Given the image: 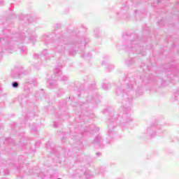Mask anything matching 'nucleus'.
I'll return each mask as SVG.
<instances>
[{
    "label": "nucleus",
    "instance_id": "f257e3e1",
    "mask_svg": "<svg viewBox=\"0 0 179 179\" xmlns=\"http://www.w3.org/2000/svg\"><path fill=\"white\" fill-rule=\"evenodd\" d=\"M120 82V85L117 86L116 89V94L122 97V106L119 109V113H115L113 108L103 110L104 114L109 115L108 135L110 139L118 138L117 125H121L124 128L125 125H128V123L132 121V118H131L132 94L134 93V87L136 85V80L135 78L124 74Z\"/></svg>",
    "mask_w": 179,
    "mask_h": 179
},
{
    "label": "nucleus",
    "instance_id": "f03ea898",
    "mask_svg": "<svg viewBox=\"0 0 179 179\" xmlns=\"http://www.w3.org/2000/svg\"><path fill=\"white\" fill-rule=\"evenodd\" d=\"M78 33L79 31L71 29L62 31L53 41L52 50L44 49L40 55H34V58L44 62L50 61L51 58H55L57 52L60 55H64L66 52L69 55H75L79 51H83L90 39L87 36H79Z\"/></svg>",
    "mask_w": 179,
    "mask_h": 179
},
{
    "label": "nucleus",
    "instance_id": "7ed1b4c3",
    "mask_svg": "<svg viewBox=\"0 0 179 179\" xmlns=\"http://www.w3.org/2000/svg\"><path fill=\"white\" fill-rule=\"evenodd\" d=\"M26 41V32L10 34V30L3 29L0 34V54L6 50L8 52L16 51L18 47L22 55H27V47L20 45Z\"/></svg>",
    "mask_w": 179,
    "mask_h": 179
},
{
    "label": "nucleus",
    "instance_id": "20e7f679",
    "mask_svg": "<svg viewBox=\"0 0 179 179\" xmlns=\"http://www.w3.org/2000/svg\"><path fill=\"white\" fill-rule=\"evenodd\" d=\"M123 48L128 52H133V54H141L143 57L146 55V48L143 46V43L139 40L138 34L126 32L122 34Z\"/></svg>",
    "mask_w": 179,
    "mask_h": 179
},
{
    "label": "nucleus",
    "instance_id": "39448f33",
    "mask_svg": "<svg viewBox=\"0 0 179 179\" xmlns=\"http://www.w3.org/2000/svg\"><path fill=\"white\" fill-rule=\"evenodd\" d=\"M78 97H84L85 101L80 103V108L84 107V115L85 117H90V108H94L97 107V101L96 98L93 96V92L92 90L87 92L84 90L78 94Z\"/></svg>",
    "mask_w": 179,
    "mask_h": 179
},
{
    "label": "nucleus",
    "instance_id": "423d86ee",
    "mask_svg": "<svg viewBox=\"0 0 179 179\" xmlns=\"http://www.w3.org/2000/svg\"><path fill=\"white\" fill-rule=\"evenodd\" d=\"M122 3L120 12L116 13L117 19L129 20L131 17V6L138 8V0H118Z\"/></svg>",
    "mask_w": 179,
    "mask_h": 179
},
{
    "label": "nucleus",
    "instance_id": "0eeeda50",
    "mask_svg": "<svg viewBox=\"0 0 179 179\" xmlns=\"http://www.w3.org/2000/svg\"><path fill=\"white\" fill-rule=\"evenodd\" d=\"M18 139L20 140V142L17 141V143H15V141H13L12 138H6L3 143V150H6V152H9L8 149H10L12 146L16 145L22 148V150H24V149L27 150H29V149L30 150V149H31V147H30V143H27L26 139H24V133H21L18 136Z\"/></svg>",
    "mask_w": 179,
    "mask_h": 179
},
{
    "label": "nucleus",
    "instance_id": "6e6552de",
    "mask_svg": "<svg viewBox=\"0 0 179 179\" xmlns=\"http://www.w3.org/2000/svg\"><path fill=\"white\" fill-rule=\"evenodd\" d=\"M53 76V79L48 81L50 89H55V87L58 86L57 80H62L63 82H66V80H68V76H62V66H57L55 69Z\"/></svg>",
    "mask_w": 179,
    "mask_h": 179
},
{
    "label": "nucleus",
    "instance_id": "1a4fd4ad",
    "mask_svg": "<svg viewBox=\"0 0 179 179\" xmlns=\"http://www.w3.org/2000/svg\"><path fill=\"white\" fill-rule=\"evenodd\" d=\"M33 118H34V112L29 110L24 117V120L21 124H22V127L24 125L29 127L31 132H37V126L36 125V123H33L30 125V122Z\"/></svg>",
    "mask_w": 179,
    "mask_h": 179
},
{
    "label": "nucleus",
    "instance_id": "9d476101",
    "mask_svg": "<svg viewBox=\"0 0 179 179\" xmlns=\"http://www.w3.org/2000/svg\"><path fill=\"white\" fill-rule=\"evenodd\" d=\"M29 86H37V78H27L25 82L23 83V92L27 94H30L33 93V90Z\"/></svg>",
    "mask_w": 179,
    "mask_h": 179
},
{
    "label": "nucleus",
    "instance_id": "9b49d317",
    "mask_svg": "<svg viewBox=\"0 0 179 179\" xmlns=\"http://www.w3.org/2000/svg\"><path fill=\"white\" fill-rule=\"evenodd\" d=\"M164 71L167 75H173V76H178L177 72H178V67L173 63H168L164 66Z\"/></svg>",
    "mask_w": 179,
    "mask_h": 179
},
{
    "label": "nucleus",
    "instance_id": "f8f14e48",
    "mask_svg": "<svg viewBox=\"0 0 179 179\" xmlns=\"http://www.w3.org/2000/svg\"><path fill=\"white\" fill-rule=\"evenodd\" d=\"M161 129L162 125H152L147 129V135H148L150 138H155L157 134H158L159 136H160V134H163Z\"/></svg>",
    "mask_w": 179,
    "mask_h": 179
},
{
    "label": "nucleus",
    "instance_id": "ddd939ff",
    "mask_svg": "<svg viewBox=\"0 0 179 179\" xmlns=\"http://www.w3.org/2000/svg\"><path fill=\"white\" fill-rule=\"evenodd\" d=\"M21 75H27V71L22 66H17L11 71V78L13 79H17L20 78Z\"/></svg>",
    "mask_w": 179,
    "mask_h": 179
},
{
    "label": "nucleus",
    "instance_id": "4468645a",
    "mask_svg": "<svg viewBox=\"0 0 179 179\" xmlns=\"http://www.w3.org/2000/svg\"><path fill=\"white\" fill-rule=\"evenodd\" d=\"M103 136H101V134H97L93 141V145L95 146V148H104V145L103 144Z\"/></svg>",
    "mask_w": 179,
    "mask_h": 179
},
{
    "label": "nucleus",
    "instance_id": "2eb2a0df",
    "mask_svg": "<svg viewBox=\"0 0 179 179\" xmlns=\"http://www.w3.org/2000/svg\"><path fill=\"white\" fill-rule=\"evenodd\" d=\"M23 31H26V34H28V38H29V43H34L37 41V38L36 36V31L31 30V29L27 30V28H24L23 29Z\"/></svg>",
    "mask_w": 179,
    "mask_h": 179
},
{
    "label": "nucleus",
    "instance_id": "dca6fc26",
    "mask_svg": "<svg viewBox=\"0 0 179 179\" xmlns=\"http://www.w3.org/2000/svg\"><path fill=\"white\" fill-rule=\"evenodd\" d=\"M76 150H79V149L74 148L72 150H65L64 157H66V156H72L73 157H78V159H76V162H81L82 160L79 159V154H78V151Z\"/></svg>",
    "mask_w": 179,
    "mask_h": 179
},
{
    "label": "nucleus",
    "instance_id": "f3484780",
    "mask_svg": "<svg viewBox=\"0 0 179 179\" xmlns=\"http://www.w3.org/2000/svg\"><path fill=\"white\" fill-rule=\"evenodd\" d=\"M17 100L21 107H25L26 108H29V102H28L27 96L22 94L18 96Z\"/></svg>",
    "mask_w": 179,
    "mask_h": 179
},
{
    "label": "nucleus",
    "instance_id": "a211bd4d",
    "mask_svg": "<svg viewBox=\"0 0 179 179\" xmlns=\"http://www.w3.org/2000/svg\"><path fill=\"white\" fill-rule=\"evenodd\" d=\"M53 34H54V32H52V33L48 32L42 36V41L43 43H44L45 45H48V44H51V41H52Z\"/></svg>",
    "mask_w": 179,
    "mask_h": 179
},
{
    "label": "nucleus",
    "instance_id": "6ab92c4d",
    "mask_svg": "<svg viewBox=\"0 0 179 179\" xmlns=\"http://www.w3.org/2000/svg\"><path fill=\"white\" fill-rule=\"evenodd\" d=\"M76 178H85V168L78 169L73 173Z\"/></svg>",
    "mask_w": 179,
    "mask_h": 179
},
{
    "label": "nucleus",
    "instance_id": "aec40b11",
    "mask_svg": "<svg viewBox=\"0 0 179 179\" xmlns=\"http://www.w3.org/2000/svg\"><path fill=\"white\" fill-rule=\"evenodd\" d=\"M96 131V126L94 124H90V126H85L84 135H89V134H93Z\"/></svg>",
    "mask_w": 179,
    "mask_h": 179
},
{
    "label": "nucleus",
    "instance_id": "412c9836",
    "mask_svg": "<svg viewBox=\"0 0 179 179\" xmlns=\"http://www.w3.org/2000/svg\"><path fill=\"white\" fill-rule=\"evenodd\" d=\"M84 177L85 179H92L94 177V174H93V172L90 169H85Z\"/></svg>",
    "mask_w": 179,
    "mask_h": 179
},
{
    "label": "nucleus",
    "instance_id": "4be33fe9",
    "mask_svg": "<svg viewBox=\"0 0 179 179\" xmlns=\"http://www.w3.org/2000/svg\"><path fill=\"white\" fill-rule=\"evenodd\" d=\"M46 149L50 150L49 152L52 153V155H57V150L55 148L51 147V142L48 141L45 144Z\"/></svg>",
    "mask_w": 179,
    "mask_h": 179
},
{
    "label": "nucleus",
    "instance_id": "5701e85b",
    "mask_svg": "<svg viewBox=\"0 0 179 179\" xmlns=\"http://www.w3.org/2000/svg\"><path fill=\"white\" fill-rule=\"evenodd\" d=\"M171 14L177 16L179 20V1L176 4L174 8L172 9Z\"/></svg>",
    "mask_w": 179,
    "mask_h": 179
},
{
    "label": "nucleus",
    "instance_id": "b1692460",
    "mask_svg": "<svg viewBox=\"0 0 179 179\" xmlns=\"http://www.w3.org/2000/svg\"><path fill=\"white\" fill-rule=\"evenodd\" d=\"M106 171V167L101 166L95 169V174L98 176L101 174V177H104V172Z\"/></svg>",
    "mask_w": 179,
    "mask_h": 179
},
{
    "label": "nucleus",
    "instance_id": "393cba45",
    "mask_svg": "<svg viewBox=\"0 0 179 179\" xmlns=\"http://www.w3.org/2000/svg\"><path fill=\"white\" fill-rule=\"evenodd\" d=\"M134 15L136 17H140V16H145V14H143V13H142V11L136 9L134 11Z\"/></svg>",
    "mask_w": 179,
    "mask_h": 179
},
{
    "label": "nucleus",
    "instance_id": "a878e982",
    "mask_svg": "<svg viewBox=\"0 0 179 179\" xmlns=\"http://www.w3.org/2000/svg\"><path fill=\"white\" fill-rule=\"evenodd\" d=\"M102 65H107L108 71H113V69L114 68V64H107V61H102Z\"/></svg>",
    "mask_w": 179,
    "mask_h": 179
},
{
    "label": "nucleus",
    "instance_id": "bb28decb",
    "mask_svg": "<svg viewBox=\"0 0 179 179\" xmlns=\"http://www.w3.org/2000/svg\"><path fill=\"white\" fill-rule=\"evenodd\" d=\"M125 64L128 65V66H131V65H134L135 64V59L134 58H129L126 60Z\"/></svg>",
    "mask_w": 179,
    "mask_h": 179
},
{
    "label": "nucleus",
    "instance_id": "cd10ccee",
    "mask_svg": "<svg viewBox=\"0 0 179 179\" xmlns=\"http://www.w3.org/2000/svg\"><path fill=\"white\" fill-rule=\"evenodd\" d=\"M94 34L96 38H100V37H101V35L100 34V29L99 28H96L94 30Z\"/></svg>",
    "mask_w": 179,
    "mask_h": 179
},
{
    "label": "nucleus",
    "instance_id": "c85d7f7f",
    "mask_svg": "<svg viewBox=\"0 0 179 179\" xmlns=\"http://www.w3.org/2000/svg\"><path fill=\"white\" fill-rule=\"evenodd\" d=\"M140 79L141 80L142 82H145L146 80L150 82V80H152L151 77L148 76H144V77L141 76Z\"/></svg>",
    "mask_w": 179,
    "mask_h": 179
},
{
    "label": "nucleus",
    "instance_id": "c756f323",
    "mask_svg": "<svg viewBox=\"0 0 179 179\" xmlns=\"http://www.w3.org/2000/svg\"><path fill=\"white\" fill-rule=\"evenodd\" d=\"M142 94H143V90H142V87H138L136 92V97H139Z\"/></svg>",
    "mask_w": 179,
    "mask_h": 179
},
{
    "label": "nucleus",
    "instance_id": "7c9ffc66",
    "mask_svg": "<svg viewBox=\"0 0 179 179\" xmlns=\"http://www.w3.org/2000/svg\"><path fill=\"white\" fill-rule=\"evenodd\" d=\"M110 87H111V84H110V83H108V84L103 83V84H102V89L103 90H110Z\"/></svg>",
    "mask_w": 179,
    "mask_h": 179
},
{
    "label": "nucleus",
    "instance_id": "2f4dec72",
    "mask_svg": "<svg viewBox=\"0 0 179 179\" xmlns=\"http://www.w3.org/2000/svg\"><path fill=\"white\" fill-rule=\"evenodd\" d=\"M81 57H83V58H90V57H92V53L90 52L85 53V52H82Z\"/></svg>",
    "mask_w": 179,
    "mask_h": 179
},
{
    "label": "nucleus",
    "instance_id": "473e14b6",
    "mask_svg": "<svg viewBox=\"0 0 179 179\" xmlns=\"http://www.w3.org/2000/svg\"><path fill=\"white\" fill-rule=\"evenodd\" d=\"M11 86L13 89H18V87L20 86V84L17 81H13L11 83Z\"/></svg>",
    "mask_w": 179,
    "mask_h": 179
},
{
    "label": "nucleus",
    "instance_id": "72a5a7b5",
    "mask_svg": "<svg viewBox=\"0 0 179 179\" xmlns=\"http://www.w3.org/2000/svg\"><path fill=\"white\" fill-rule=\"evenodd\" d=\"M64 93H65V91L64 90V89H62V88L59 89L57 92V97H60V96H62V94H64Z\"/></svg>",
    "mask_w": 179,
    "mask_h": 179
},
{
    "label": "nucleus",
    "instance_id": "f704fd0d",
    "mask_svg": "<svg viewBox=\"0 0 179 179\" xmlns=\"http://www.w3.org/2000/svg\"><path fill=\"white\" fill-rule=\"evenodd\" d=\"M43 89L41 90V92L40 94V92H37L35 94V97H41V96H44Z\"/></svg>",
    "mask_w": 179,
    "mask_h": 179
},
{
    "label": "nucleus",
    "instance_id": "c9c22d12",
    "mask_svg": "<svg viewBox=\"0 0 179 179\" xmlns=\"http://www.w3.org/2000/svg\"><path fill=\"white\" fill-rule=\"evenodd\" d=\"M175 100L176 101H178L179 100V89L176 90V93H175Z\"/></svg>",
    "mask_w": 179,
    "mask_h": 179
},
{
    "label": "nucleus",
    "instance_id": "e433bc0d",
    "mask_svg": "<svg viewBox=\"0 0 179 179\" xmlns=\"http://www.w3.org/2000/svg\"><path fill=\"white\" fill-rule=\"evenodd\" d=\"M61 24H55L54 25L55 31H57V30H59V29H61Z\"/></svg>",
    "mask_w": 179,
    "mask_h": 179
},
{
    "label": "nucleus",
    "instance_id": "4c0bfd02",
    "mask_svg": "<svg viewBox=\"0 0 179 179\" xmlns=\"http://www.w3.org/2000/svg\"><path fill=\"white\" fill-rule=\"evenodd\" d=\"M61 134H63V136H60V138L62 139V142H65L64 140L65 139V134L61 131H58V134L61 135Z\"/></svg>",
    "mask_w": 179,
    "mask_h": 179
},
{
    "label": "nucleus",
    "instance_id": "58836bf2",
    "mask_svg": "<svg viewBox=\"0 0 179 179\" xmlns=\"http://www.w3.org/2000/svg\"><path fill=\"white\" fill-rule=\"evenodd\" d=\"M158 3H160V0H154V3H151L152 6H156Z\"/></svg>",
    "mask_w": 179,
    "mask_h": 179
},
{
    "label": "nucleus",
    "instance_id": "ea45409f",
    "mask_svg": "<svg viewBox=\"0 0 179 179\" xmlns=\"http://www.w3.org/2000/svg\"><path fill=\"white\" fill-rule=\"evenodd\" d=\"M91 89L96 90L97 87H96V83L91 84Z\"/></svg>",
    "mask_w": 179,
    "mask_h": 179
},
{
    "label": "nucleus",
    "instance_id": "a19ab883",
    "mask_svg": "<svg viewBox=\"0 0 179 179\" xmlns=\"http://www.w3.org/2000/svg\"><path fill=\"white\" fill-rule=\"evenodd\" d=\"M5 5V1L3 0H0V6H3Z\"/></svg>",
    "mask_w": 179,
    "mask_h": 179
},
{
    "label": "nucleus",
    "instance_id": "79ce46f5",
    "mask_svg": "<svg viewBox=\"0 0 179 179\" xmlns=\"http://www.w3.org/2000/svg\"><path fill=\"white\" fill-rule=\"evenodd\" d=\"M157 24L159 26H162L163 24V20H161L158 21Z\"/></svg>",
    "mask_w": 179,
    "mask_h": 179
},
{
    "label": "nucleus",
    "instance_id": "37998d69",
    "mask_svg": "<svg viewBox=\"0 0 179 179\" xmlns=\"http://www.w3.org/2000/svg\"><path fill=\"white\" fill-rule=\"evenodd\" d=\"M53 127H54V128H57L58 127V122H54Z\"/></svg>",
    "mask_w": 179,
    "mask_h": 179
},
{
    "label": "nucleus",
    "instance_id": "c03bdc74",
    "mask_svg": "<svg viewBox=\"0 0 179 179\" xmlns=\"http://www.w3.org/2000/svg\"><path fill=\"white\" fill-rule=\"evenodd\" d=\"M96 155L97 156V157H100V156H101V152H96Z\"/></svg>",
    "mask_w": 179,
    "mask_h": 179
},
{
    "label": "nucleus",
    "instance_id": "a18cd8bd",
    "mask_svg": "<svg viewBox=\"0 0 179 179\" xmlns=\"http://www.w3.org/2000/svg\"><path fill=\"white\" fill-rule=\"evenodd\" d=\"M143 30H145V31H149V27H145L143 28Z\"/></svg>",
    "mask_w": 179,
    "mask_h": 179
},
{
    "label": "nucleus",
    "instance_id": "49530a36",
    "mask_svg": "<svg viewBox=\"0 0 179 179\" xmlns=\"http://www.w3.org/2000/svg\"><path fill=\"white\" fill-rule=\"evenodd\" d=\"M4 173L6 176H8L9 175V171H5Z\"/></svg>",
    "mask_w": 179,
    "mask_h": 179
},
{
    "label": "nucleus",
    "instance_id": "de8ad7c7",
    "mask_svg": "<svg viewBox=\"0 0 179 179\" xmlns=\"http://www.w3.org/2000/svg\"><path fill=\"white\" fill-rule=\"evenodd\" d=\"M151 48H153V45H150L148 50H151Z\"/></svg>",
    "mask_w": 179,
    "mask_h": 179
},
{
    "label": "nucleus",
    "instance_id": "09e8293b",
    "mask_svg": "<svg viewBox=\"0 0 179 179\" xmlns=\"http://www.w3.org/2000/svg\"><path fill=\"white\" fill-rule=\"evenodd\" d=\"M41 142L40 141H37L36 143V146H38V145H40Z\"/></svg>",
    "mask_w": 179,
    "mask_h": 179
},
{
    "label": "nucleus",
    "instance_id": "8fccbe9b",
    "mask_svg": "<svg viewBox=\"0 0 179 179\" xmlns=\"http://www.w3.org/2000/svg\"><path fill=\"white\" fill-rule=\"evenodd\" d=\"M147 69H148V72L150 73V68L147 67Z\"/></svg>",
    "mask_w": 179,
    "mask_h": 179
},
{
    "label": "nucleus",
    "instance_id": "3c124183",
    "mask_svg": "<svg viewBox=\"0 0 179 179\" xmlns=\"http://www.w3.org/2000/svg\"><path fill=\"white\" fill-rule=\"evenodd\" d=\"M0 142H3V138H0Z\"/></svg>",
    "mask_w": 179,
    "mask_h": 179
},
{
    "label": "nucleus",
    "instance_id": "603ef678",
    "mask_svg": "<svg viewBox=\"0 0 179 179\" xmlns=\"http://www.w3.org/2000/svg\"><path fill=\"white\" fill-rule=\"evenodd\" d=\"M17 170H20V168L19 166H17Z\"/></svg>",
    "mask_w": 179,
    "mask_h": 179
},
{
    "label": "nucleus",
    "instance_id": "864d4df0",
    "mask_svg": "<svg viewBox=\"0 0 179 179\" xmlns=\"http://www.w3.org/2000/svg\"><path fill=\"white\" fill-rule=\"evenodd\" d=\"M14 128H15V129H16L17 128V125H15V127Z\"/></svg>",
    "mask_w": 179,
    "mask_h": 179
},
{
    "label": "nucleus",
    "instance_id": "5fc2aeb1",
    "mask_svg": "<svg viewBox=\"0 0 179 179\" xmlns=\"http://www.w3.org/2000/svg\"><path fill=\"white\" fill-rule=\"evenodd\" d=\"M1 90H2V88H1V87H0V92H1Z\"/></svg>",
    "mask_w": 179,
    "mask_h": 179
},
{
    "label": "nucleus",
    "instance_id": "6e6d98bb",
    "mask_svg": "<svg viewBox=\"0 0 179 179\" xmlns=\"http://www.w3.org/2000/svg\"><path fill=\"white\" fill-rule=\"evenodd\" d=\"M108 143H109V144L111 143V141H109Z\"/></svg>",
    "mask_w": 179,
    "mask_h": 179
},
{
    "label": "nucleus",
    "instance_id": "4d7b16f0",
    "mask_svg": "<svg viewBox=\"0 0 179 179\" xmlns=\"http://www.w3.org/2000/svg\"><path fill=\"white\" fill-rule=\"evenodd\" d=\"M94 96H96V94H94Z\"/></svg>",
    "mask_w": 179,
    "mask_h": 179
},
{
    "label": "nucleus",
    "instance_id": "13d9d810",
    "mask_svg": "<svg viewBox=\"0 0 179 179\" xmlns=\"http://www.w3.org/2000/svg\"><path fill=\"white\" fill-rule=\"evenodd\" d=\"M0 129H1V126H0Z\"/></svg>",
    "mask_w": 179,
    "mask_h": 179
}]
</instances>
